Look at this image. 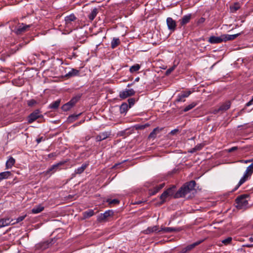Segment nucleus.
I'll return each mask as SVG.
<instances>
[{
    "label": "nucleus",
    "mask_w": 253,
    "mask_h": 253,
    "mask_svg": "<svg viewBox=\"0 0 253 253\" xmlns=\"http://www.w3.org/2000/svg\"><path fill=\"white\" fill-rule=\"evenodd\" d=\"M248 195H242L238 197L236 199V207L238 209H244L247 208L248 205Z\"/></svg>",
    "instance_id": "1"
},
{
    "label": "nucleus",
    "mask_w": 253,
    "mask_h": 253,
    "mask_svg": "<svg viewBox=\"0 0 253 253\" xmlns=\"http://www.w3.org/2000/svg\"><path fill=\"white\" fill-rule=\"evenodd\" d=\"M175 186H172V187L168 188L165 190L161 195L160 199L161 200V204H163L165 201L166 199L170 196H172L174 192Z\"/></svg>",
    "instance_id": "2"
},
{
    "label": "nucleus",
    "mask_w": 253,
    "mask_h": 253,
    "mask_svg": "<svg viewBox=\"0 0 253 253\" xmlns=\"http://www.w3.org/2000/svg\"><path fill=\"white\" fill-rule=\"evenodd\" d=\"M67 162V161H60L59 163L52 165L49 168H48L46 171H45V174H49L50 172L53 173L56 171L61 169V168H60V167L61 166L64 165Z\"/></svg>",
    "instance_id": "3"
},
{
    "label": "nucleus",
    "mask_w": 253,
    "mask_h": 253,
    "mask_svg": "<svg viewBox=\"0 0 253 253\" xmlns=\"http://www.w3.org/2000/svg\"><path fill=\"white\" fill-rule=\"evenodd\" d=\"M42 117L40 110H36L29 115L28 117V122L29 124H31L38 118H42Z\"/></svg>",
    "instance_id": "4"
},
{
    "label": "nucleus",
    "mask_w": 253,
    "mask_h": 253,
    "mask_svg": "<svg viewBox=\"0 0 253 253\" xmlns=\"http://www.w3.org/2000/svg\"><path fill=\"white\" fill-rule=\"evenodd\" d=\"M114 212L112 210H108L106 211L103 213H101L97 218V221L99 222H102L106 221L107 219L113 215Z\"/></svg>",
    "instance_id": "5"
},
{
    "label": "nucleus",
    "mask_w": 253,
    "mask_h": 253,
    "mask_svg": "<svg viewBox=\"0 0 253 253\" xmlns=\"http://www.w3.org/2000/svg\"><path fill=\"white\" fill-rule=\"evenodd\" d=\"M187 188L186 185L182 186L180 189L175 193L174 197L176 198L184 197L187 194L189 193L190 191Z\"/></svg>",
    "instance_id": "6"
},
{
    "label": "nucleus",
    "mask_w": 253,
    "mask_h": 253,
    "mask_svg": "<svg viewBox=\"0 0 253 253\" xmlns=\"http://www.w3.org/2000/svg\"><path fill=\"white\" fill-rule=\"evenodd\" d=\"M111 135V131H110L101 132L96 136L95 140L96 141H101L110 137Z\"/></svg>",
    "instance_id": "7"
},
{
    "label": "nucleus",
    "mask_w": 253,
    "mask_h": 253,
    "mask_svg": "<svg viewBox=\"0 0 253 253\" xmlns=\"http://www.w3.org/2000/svg\"><path fill=\"white\" fill-rule=\"evenodd\" d=\"M192 18V14H188L187 15H184L180 19L178 20V22L179 23V26L182 27L187 24H188Z\"/></svg>",
    "instance_id": "8"
},
{
    "label": "nucleus",
    "mask_w": 253,
    "mask_h": 253,
    "mask_svg": "<svg viewBox=\"0 0 253 253\" xmlns=\"http://www.w3.org/2000/svg\"><path fill=\"white\" fill-rule=\"evenodd\" d=\"M168 29L171 32H174L176 29V21L171 17H168L166 20Z\"/></svg>",
    "instance_id": "9"
},
{
    "label": "nucleus",
    "mask_w": 253,
    "mask_h": 253,
    "mask_svg": "<svg viewBox=\"0 0 253 253\" xmlns=\"http://www.w3.org/2000/svg\"><path fill=\"white\" fill-rule=\"evenodd\" d=\"M134 94L135 91L133 89H126L125 90L121 91L119 96L122 99H125L129 96L133 95Z\"/></svg>",
    "instance_id": "10"
},
{
    "label": "nucleus",
    "mask_w": 253,
    "mask_h": 253,
    "mask_svg": "<svg viewBox=\"0 0 253 253\" xmlns=\"http://www.w3.org/2000/svg\"><path fill=\"white\" fill-rule=\"evenodd\" d=\"M52 240H51L40 243L36 245V248L39 250H44L52 245Z\"/></svg>",
    "instance_id": "11"
},
{
    "label": "nucleus",
    "mask_w": 253,
    "mask_h": 253,
    "mask_svg": "<svg viewBox=\"0 0 253 253\" xmlns=\"http://www.w3.org/2000/svg\"><path fill=\"white\" fill-rule=\"evenodd\" d=\"M29 27V25H24L23 24H22L21 25L19 26L15 29V33L17 35H20L25 32Z\"/></svg>",
    "instance_id": "12"
},
{
    "label": "nucleus",
    "mask_w": 253,
    "mask_h": 253,
    "mask_svg": "<svg viewBox=\"0 0 253 253\" xmlns=\"http://www.w3.org/2000/svg\"><path fill=\"white\" fill-rule=\"evenodd\" d=\"M200 243V242H197L193 244L189 245L186 247L185 248H183L181 251H180L178 253H187L188 252L193 249L196 246L198 245Z\"/></svg>",
    "instance_id": "13"
},
{
    "label": "nucleus",
    "mask_w": 253,
    "mask_h": 253,
    "mask_svg": "<svg viewBox=\"0 0 253 253\" xmlns=\"http://www.w3.org/2000/svg\"><path fill=\"white\" fill-rule=\"evenodd\" d=\"M165 183H163L155 186L153 189L150 190V194L152 195L156 194L165 186Z\"/></svg>",
    "instance_id": "14"
},
{
    "label": "nucleus",
    "mask_w": 253,
    "mask_h": 253,
    "mask_svg": "<svg viewBox=\"0 0 253 253\" xmlns=\"http://www.w3.org/2000/svg\"><path fill=\"white\" fill-rule=\"evenodd\" d=\"M12 219H10V218H5L0 219V228L8 226L10 224Z\"/></svg>",
    "instance_id": "15"
},
{
    "label": "nucleus",
    "mask_w": 253,
    "mask_h": 253,
    "mask_svg": "<svg viewBox=\"0 0 253 253\" xmlns=\"http://www.w3.org/2000/svg\"><path fill=\"white\" fill-rule=\"evenodd\" d=\"M77 19V17L74 14H71L65 17V24L67 25L71 24L72 22L75 21Z\"/></svg>",
    "instance_id": "16"
},
{
    "label": "nucleus",
    "mask_w": 253,
    "mask_h": 253,
    "mask_svg": "<svg viewBox=\"0 0 253 253\" xmlns=\"http://www.w3.org/2000/svg\"><path fill=\"white\" fill-rule=\"evenodd\" d=\"M88 163H84L82 165L81 167L78 168L76 169L74 171V174H80L82 173L84 170L86 169V168L88 167Z\"/></svg>",
    "instance_id": "17"
},
{
    "label": "nucleus",
    "mask_w": 253,
    "mask_h": 253,
    "mask_svg": "<svg viewBox=\"0 0 253 253\" xmlns=\"http://www.w3.org/2000/svg\"><path fill=\"white\" fill-rule=\"evenodd\" d=\"M179 230L176 228H172V227H164L162 228L161 230H160L159 232L162 233H171L175 231H179Z\"/></svg>",
    "instance_id": "18"
},
{
    "label": "nucleus",
    "mask_w": 253,
    "mask_h": 253,
    "mask_svg": "<svg viewBox=\"0 0 253 253\" xmlns=\"http://www.w3.org/2000/svg\"><path fill=\"white\" fill-rule=\"evenodd\" d=\"M162 128H160L159 127H156L153 129V130L150 133L149 135L148 138L149 139H154L156 137L157 134L159 133Z\"/></svg>",
    "instance_id": "19"
},
{
    "label": "nucleus",
    "mask_w": 253,
    "mask_h": 253,
    "mask_svg": "<svg viewBox=\"0 0 253 253\" xmlns=\"http://www.w3.org/2000/svg\"><path fill=\"white\" fill-rule=\"evenodd\" d=\"M239 35V34L234 35H222V41H231L235 39Z\"/></svg>",
    "instance_id": "20"
},
{
    "label": "nucleus",
    "mask_w": 253,
    "mask_h": 253,
    "mask_svg": "<svg viewBox=\"0 0 253 253\" xmlns=\"http://www.w3.org/2000/svg\"><path fill=\"white\" fill-rule=\"evenodd\" d=\"M121 43L120 39L118 38H113L111 42V47L112 49L116 48Z\"/></svg>",
    "instance_id": "21"
},
{
    "label": "nucleus",
    "mask_w": 253,
    "mask_h": 253,
    "mask_svg": "<svg viewBox=\"0 0 253 253\" xmlns=\"http://www.w3.org/2000/svg\"><path fill=\"white\" fill-rule=\"evenodd\" d=\"M209 42L211 43H218L221 42V37L211 36L209 39Z\"/></svg>",
    "instance_id": "22"
},
{
    "label": "nucleus",
    "mask_w": 253,
    "mask_h": 253,
    "mask_svg": "<svg viewBox=\"0 0 253 253\" xmlns=\"http://www.w3.org/2000/svg\"><path fill=\"white\" fill-rule=\"evenodd\" d=\"M11 175L10 171H6L0 173V182L3 179L8 178Z\"/></svg>",
    "instance_id": "23"
},
{
    "label": "nucleus",
    "mask_w": 253,
    "mask_h": 253,
    "mask_svg": "<svg viewBox=\"0 0 253 253\" xmlns=\"http://www.w3.org/2000/svg\"><path fill=\"white\" fill-rule=\"evenodd\" d=\"M249 177L250 176L244 174L243 176L240 180L238 185L235 188L234 190H236L241 185H242L244 182H245L249 179Z\"/></svg>",
    "instance_id": "24"
},
{
    "label": "nucleus",
    "mask_w": 253,
    "mask_h": 253,
    "mask_svg": "<svg viewBox=\"0 0 253 253\" xmlns=\"http://www.w3.org/2000/svg\"><path fill=\"white\" fill-rule=\"evenodd\" d=\"M98 12V9L97 8H94L91 11V13L88 15L89 19L92 21L95 17L96 16Z\"/></svg>",
    "instance_id": "25"
},
{
    "label": "nucleus",
    "mask_w": 253,
    "mask_h": 253,
    "mask_svg": "<svg viewBox=\"0 0 253 253\" xmlns=\"http://www.w3.org/2000/svg\"><path fill=\"white\" fill-rule=\"evenodd\" d=\"M15 159L12 157H10L8 160L6 161V169H10L15 164Z\"/></svg>",
    "instance_id": "26"
},
{
    "label": "nucleus",
    "mask_w": 253,
    "mask_h": 253,
    "mask_svg": "<svg viewBox=\"0 0 253 253\" xmlns=\"http://www.w3.org/2000/svg\"><path fill=\"white\" fill-rule=\"evenodd\" d=\"M44 210V207L42 206L41 205H38L37 206L35 207L32 210V212L34 214H37L41 212Z\"/></svg>",
    "instance_id": "27"
},
{
    "label": "nucleus",
    "mask_w": 253,
    "mask_h": 253,
    "mask_svg": "<svg viewBox=\"0 0 253 253\" xmlns=\"http://www.w3.org/2000/svg\"><path fill=\"white\" fill-rule=\"evenodd\" d=\"M94 214V212L92 210H89L87 211H85L83 213V217L84 219L88 218Z\"/></svg>",
    "instance_id": "28"
},
{
    "label": "nucleus",
    "mask_w": 253,
    "mask_h": 253,
    "mask_svg": "<svg viewBox=\"0 0 253 253\" xmlns=\"http://www.w3.org/2000/svg\"><path fill=\"white\" fill-rule=\"evenodd\" d=\"M159 230H159L158 227L157 226H155L153 227H148L145 231V232L146 234H150L153 232H159L158 231Z\"/></svg>",
    "instance_id": "29"
},
{
    "label": "nucleus",
    "mask_w": 253,
    "mask_h": 253,
    "mask_svg": "<svg viewBox=\"0 0 253 253\" xmlns=\"http://www.w3.org/2000/svg\"><path fill=\"white\" fill-rule=\"evenodd\" d=\"M129 108V106H128L127 104L126 103H123L120 108V112L121 114L125 113L126 112L127 110H128V108Z\"/></svg>",
    "instance_id": "30"
},
{
    "label": "nucleus",
    "mask_w": 253,
    "mask_h": 253,
    "mask_svg": "<svg viewBox=\"0 0 253 253\" xmlns=\"http://www.w3.org/2000/svg\"><path fill=\"white\" fill-rule=\"evenodd\" d=\"M253 173V164L250 165L246 169L244 174L246 175L251 176Z\"/></svg>",
    "instance_id": "31"
},
{
    "label": "nucleus",
    "mask_w": 253,
    "mask_h": 253,
    "mask_svg": "<svg viewBox=\"0 0 253 253\" xmlns=\"http://www.w3.org/2000/svg\"><path fill=\"white\" fill-rule=\"evenodd\" d=\"M60 103V100H57L51 103L49 106V108L50 109H57L59 107Z\"/></svg>",
    "instance_id": "32"
},
{
    "label": "nucleus",
    "mask_w": 253,
    "mask_h": 253,
    "mask_svg": "<svg viewBox=\"0 0 253 253\" xmlns=\"http://www.w3.org/2000/svg\"><path fill=\"white\" fill-rule=\"evenodd\" d=\"M185 185L187 188H189L188 189L190 191H191L194 189V187L196 185V182L195 181L192 180L189 182L186 183Z\"/></svg>",
    "instance_id": "33"
},
{
    "label": "nucleus",
    "mask_w": 253,
    "mask_h": 253,
    "mask_svg": "<svg viewBox=\"0 0 253 253\" xmlns=\"http://www.w3.org/2000/svg\"><path fill=\"white\" fill-rule=\"evenodd\" d=\"M240 8L239 3H235L233 5L230 6V10L232 12H235Z\"/></svg>",
    "instance_id": "34"
},
{
    "label": "nucleus",
    "mask_w": 253,
    "mask_h": 253,
    "mask_svg": "<svg viewBox=\"0 0 253 253\" xmlns=\"http://www.w3.org/2000/svg\"><path fill=\"white\" fill-rule=\"evenodd\" d=\"M204 146V145L203 143L198 144L190 151V152L194 153L197 151L201 150Z\"/></svg>",
    "instance_id": "35"
},
{
    "label": "nucleus",
    "mask_w": 253,
    "mask_h": 253,
    "mask_svg": "<svg viewBox=\"0 0 253 253\" xmlns=\"http://www.w3.org/2000/svg\"><path fill=\"white\" fill-rule=\"evenodd\" d=\"M196 105H197V104L196 103L193 102L191 104L186 106L184 108L183 111L184 112H187V111L190 110L191 109H192V108H193L194 107H195Z\"/></svg>",
    "instance_id": "36"
},
{
    "label": "nucleus",
    "mask_w": 253,
    "mask_h": 253,
    "mask_svg": "<svg viewBox=\"0 0 253 253\" xmlns=\"http://www.w3.org/2000/svg\"><path fill=\"white\" fill-rule=\"evenodd\" d=\"M82 96V93H78L75 96L73 97L71 100L73 103L76 104L81 98Z\"/></svg>",
    "instance_id": "37"
},
{
    "label": "nucleus",
    "mask_w": 253,
    "mask_h": 253,
    "mask_svg": "<svg viewBox=\"0 0 253 253\" xmlns=\"http://www.w3.org/2000/svg\"><path fill=\"white\" fill-rule=\"evenodd\" d=\"M79 73L78 70L76 69H72L71 71H70L66 75V77H69L73 76H75L77 75Z\"/></svg>",
    "instance_id": "38"
},
{
    "label": "nucleus",
    "mask_w": 253,
    "mask_h": 253,
    "mask_svg": "<svg viewBox=\"0 0 253 253\" xmlns=\"http://www.w3.org/2000/svg\"><path fill=\"white\" fill-rule=\"evenodd\" d=\"M140 67L139 64H136L132 66L130 69L129 71L131 73H133L136 72L140 69Z\"/></svg>",
    "instance_id": "39"
},
{
    "label": "nucleus",
    "mask_w": 253,
    "mask_h": 253,
    "mask_svg": "<svg viewBox=\"0 0 253 253\" xmlns=\"http://www.w3.org/2000/svg\"><path fill=\"white\" fill-rule=\"evenodd\" d=\"M232 240V237H228L227 238L222 240V244H224L225 245L230 244L231 243Z\"/></svg>",
    "instance_id": "40"
},
{
    "label": "nucleus",
    "mask_w": 253,
    "mask_h": 253,
    "mask_svg": "<svg viewBox=\"0 0 253 253\" xmlns=\"http://www.w3.org/2000/svg\"><path fill=\"white\" fill-rule=\"evenodd\" d=\"M231 105V102L230 101H227L225 102L224 105H222V110H227L228 109Z\"/></svg>",
    "instance_id": "41"
},
{
    "label": "nucleus",
    "mask_w": 253,
    "mask_h": 253,
    "mask_svg": "<svg viewBox=\"0 0 253 253\" xmlns=\"http://www.w3.org/2000/svg\"><path fill=\"white\" fill-rule=\"evenodd\" d=\"M71 108H72V107L68 102L67 103L65 104L62 107V110L64 111H67L69 110Z\"/></svg>",
    "instance_id": "42"
},
{
    "label": "nucleus",
    "mask_w": 253,
    "mask_h": 253,
    "mask_svg": "<svg viewBox=\"0 0 253 253\" xmlns=\"http://www.w3.org/2000/svg\"><path fill=\"white\" fill-rule=\"evenodd\" d=\"M176 65L174 64L171 67L168 69L166 72V75H169L176 68Z\"/></svg>",
    "instance_id": "43"
},
{
    "label": "nucleus",
    "mask_w": 253,
    "mask_h": 253,
    "mask_svg": "<svg viewBox=\"0 0 253 253\" xmlns=\"http://www.w3.org/2000/svg\"><path fill=\"white\" fill-rule=\"evenodd\" d=\"M237 149H238L237 147H233L231 148H230L229 149L224 150L223 151H222V153H225V152L230 153V152H232L234 151L237 150Z\"/></svg>",
    "instance_id": "44"
},
{
    "label": "nucleus",
    "mask_w": 253,
    "mask_h": 253,
    "mask_svg": "<svg viewBox=\"0 0 253 253\" xmlns=\"http://www.w3.org/2000/svg\"><path fill=\"white\" fill-rule=\"evenodd\" d=\"M135 100L134 98H131L128 99V102L129 104V108H130L135 103Z\"/></svg>",
    "instance_id": "45"
},
{
    "label": "nucleus",
    "mask_w": 253,
    "mask_h": 253,
    "mask_svg": "<svg viewBox=\"0 0 253 253\" xmlns=\"http://www.w3.org/2000/svg\"><path fill=\"white\" fill-rule=\"evenodd\" d=\"M26 216V215H22V216H20L18 217L16 219V221L15 222L12 223V224H13L15 223H18L19 222L23 221L25 219Z\"/></svg>",
    "instance_id": "46"
},
{
    "label": "nucleus",
    "mask_w": 253,
    "mask_h": 253,
    "mask_svg": "<svg viewBox=\"0 0 253 253\" xmlns=\"http://www.w3.org/2000/svg\"><path fill=\"white\" fill-rule=\"evenodd\" d=\"M190 91H188L186 92H181L180 94L182 95V97L186 98L190 94H191Z\"/></svg>",
    "instance_id": "47"
},
{
    "label": "nucleus",
    "mask_w": 253,
    "mask_h": 253,
    "mask_svg": "<svg viewBox=\"0 0 253 253\" xmlns=\"http://www.w3.org/2000/svg\"><path fill=\"white\" fill-rule=\"evenodd\" d=\"M183 99H184V97H182L181 94L180 93L177 95V98L176 99V101H177V102L184 101L185 100H184Z\"/></svg>",
    "instance_id": "48"
},
{
    "label": "nucleus",
    "mask_w": 253,
    "mask_h": 253,
    "mask_svg": "<svg viewBox=\"0 0 253 253\" xmlns=\"http://www.w3.org/2000/svg\"><path fill=\"white\" fill-rule=\"evenodd\" d=\"M36 103V101L34 99H31L28 101V105L29 106H32Z\"/></svg>",
    "instance_id": "49"
},
{
    "label": "nucleus",
    "mask_w": 253,
    "mask_h": 253,
    "mask_svg": "<svg viewBox=\"0 0 253 253\" xmlns=\"http://www.w3.org/2000/svg\"><path fill=\"white\" fill-rule=\"evenodd\" d=\"M108 202L110 204H118L119 203V201L117 199H113L108 201Z\"/></svg>",
    "instance_id": "50"
},
{
    "label": "nucleus",
    "mask_w": 253,
    "mask_h": 253,
    "mask_svg": "<svg viewBox=\"0 0 253 253\" xmlns=\"http://www.w3.org/2000/svg\"><path fill=\"white\" fill-rule=\"evenodd\" d=\"M205 21V18L203 17H201L197 21V24L198 25L203 23Z\"/></svg>",
    "instance_id": "51"
},
{
    "label": "nucleus",
    "mask_w": 253,
    "mask_h": 253,
    "mask_svg": "<svg viewBox=\"0 0 253 253\" xmlns=\"http://www.w3.org/2000/svg\"><path fill=\"white\" fill-rule=\"evenodd\" d=\"M253 105V98L248 103H246V106H249L250 105Z\"/></svg>",
    "instance_id": "52"
},
{
    "label": "nucleus",
    "mask_w": 253,
    "mask_h": 253,
    "mask_svg": "<svg viewBox=\"0 0 253 253\" xmlns=\"http://www.w3.org/2000/svg\"><path fill=\"white\" fill-rule=\"evenodd\" d=\"M43 140V137H40L38 139H37L36 141L38 143H40L42 140Z\"/></svg>",
    "instance_id": "53"
},
{
    "label": "nucleus",
    "mask_w": 253,
    "mask_h": 253,
    "mask_svg": "<svg viewBox=\"0 0 253 253\" xmlns=\"http://www.w3.org/2000/svg\"><path fill=\"white\" fill-rule=\"evenodd\" d=\"M242 162H243L245 163H250V162H253V159L249 160H245V161L243 160V161H242Z\"/></svg>",
    "instance_id": "54"
},
{
    "label": "nucleus",
    "mask_w": 253,
    "mask_h": 253,
    "mask_svg": "<svg viewBox=\"0 0 253 253\" xmlns=\"http://www.w3.org/2000/svg\"><path fill=\"white\" fill-rule=\"evenodd\" d=\"M178 131V129H173V130H171L170 133L172 134H174Z\"/></svg>",
    "instance_id": "55"
},
{
    "label": "nucleus",
    "mask_w": 253,
    "mask_h": 253,
    "mask_svg": "<svg viewBox=\"0 0 253 253\" xmlns=\"http://www.w3.org/2000/svg\"><path fill=\"white\" fill-rule=\"evenodd\" d=\"M249 241L251 242H253V234H252L249 239Z\"/></svg>",
    "instance_id": "56"
},
{
    "label": "nucleus",
    "mask_w": 253,
    "mask_h": 253,
    "mask_svg": "<svg viewBox=\"0 0 253 253\" xmlns=\"http://www.w3.org/2000/svg\"><path fill=\"white\" fill-rule=\"evenodd\" d=\"M55 156H56V155L54 153H50L48 155V157L51 158V157H54Z\"/></svg>",
    "instance_id": "57"
},
{
    "label": "nucleus",
    "mask_w": 253,
    "mask_h": 253,
    "mask_svg": "<svg viewBox=\"0 0 253 253\" xmlns=\"http://www.w3.org/2000/svg\"><path fill=\"white\" fill-rule=\"evenodd\" d=\"M70 105L72 107L73 106H74L75 105V104L73 103V102H72L71 100H70V101H69L68 102Z\"/></svg>",
    "instance_id": "58"
},
{
    "label": "nucleus",
    "mask_w": 253,
    "mask_h": 253,
    "mask_svg": "<svg viewBox=\"0 0 253 253\" xmlns=\"http://www.w3.org/2000/svg\"><path fill=\"white\" fill-rule=\"evenodd\" d=\"M246 246L247 247L250 248V247H252L253 245H246Z\"/></svg>",
    "instance_id": "59"
},
{
    "label": "nucleus",
    "mask_w": 253,
    "mask_h": 253,
    "mask_svg": "<svg viewBox=\"0 0 253 253\" xmlns=\"http://www.w3.org/2000/svg\"><path fill=\"white\" fill-rule=\"evenodd\" d=\"M142 203V202H141V201H139L136 202V204H140V203Z\"/></svg>",
    "instance_id": "60"
},
{
    "label": "nucleus",
    "mask_w": 253,
    "mask_h": 253,
    "mask_svg": "<svg viewBox=\"0 0 253 253\" xmlns=\"http://www.w3.org/2000/svg\"><path fill=\"white\" fill-rule=\"evenodd\" d=\"M45 62H46V60L45 59H43V60H42L41 63H44Z\"/></svg>",
    "instance_id": "61"
},
{
    "label": "nucleus",
    "mask_w": 253,
    "mask_h": 253,
    "mask_svg": "<svg viewBox=\"0 0 253 253\" xmlns=\"http://www.w3.org/2000/svg\"><path fill=\"white\" fill-rule=\"evenodd\" d=\"M139 78H136V79H135V81H139Z\"/></svg>",
    "instance_id": "62"
},
{
    "label": "nucleus",
    "mask_w": 253,
    "mask_h": 253,
    "mask_svg": "<svg viewBox=\"0 0 253 253\" xmlns=\"http://www.w3.org/2000/svg\"><path fill=\"white\" fill-rule=\"evenodd\" d=\"M89 139V137H86V140H88V139Z\"/></svg>",
    "instance_id": "63"
},
{
    "label": "nucleus",
    "mask_w": 253,
    "mask_h": 253,
    "mask_svg": "<svg viewBox=\"0 0 253 253\" xmlns=\"http://www.w3.org/2000/svg\"><path fill=\"white\" fill-rule=\"evenodd\" d=\"M81 115V114H80L79 115H79ZM78 116H78H76V117H77Z\"/></svg>",
    "instance_id": "64"
}]
</instances>
